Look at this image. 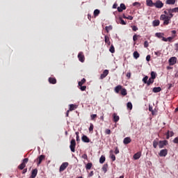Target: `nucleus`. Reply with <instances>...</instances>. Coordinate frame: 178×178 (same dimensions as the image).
<instances>
[{
	"label": "nucleus",
	"instance_id": "obj_22",
	"mask_svg": "<svg viewBox=\"0 0 178 178\" xmlns=\"http://www.w3.org/2000/svg\"><path fill=\"white\" fill-rule=\"evenodd\" d=\"M176 3V0H166L165 4L167 5H175Z\"/></svg>",
	"mask_w": 178,
	"mask_h": 178
},
{
	"label": "nucleus",
	"instance_id": "obj_29",
	"mask_svg": "<svg viewBox=\"0 0 178 178\" xmlns=\"http://www.w3.org/2000/svg\"><path fill=\"white\" fill-rule=\"evenodd\" d=\"M160 25V21L159 20H154L153 21V26L157 27Z\"/></svg>",
	"mask_w": 178,
	"mask_h": 178
},
{
	"label": "nucleus",
	"instance_id": "obj_41",
	"mask_svg": "<svg viewBox=\"0 0 178 178\" xmlns=\"http://www.w3.org/2000/svg\"><path fill=\"white\" fill-rule=\"evenodd\" d=\"M134 58L138 59L139 58V53L137 51L134 52Z\"/></svg>",
	"mask_w": 178,
	"mask_h": 178
},
{
	"label": "nucleus",
	"instance_id": "obj_8",
	"mask_svg": "<svg viewBox=\"0 0 178 178\" xmlns=\"http://www.w3.org/2000/svg\"><path fill=\"white\" fill-rule=\"evenodd\" d=\"M45 159V156L42 154L40 156H38V159H36V161L38 163V166H40V165L41 164V163L42 162L43 160Z\"/></svg>",
	"mask_w": 178,
	"mask_h": 178
},
{
	"label": "nucleus",
	"instance_id": "obj_53",
	"mask_svg": "<svg viewBox=\"0 0 178 178\" xmlns=\"http://www.w3.org/2000/svg\"><path fill=\"white\" fill-rule=\"evenodd\" d=\"M119 152H120V151H119V148H118V147H115V154H119Z\"/></svg>",
	"mask_w": 178,
	"mask_h": 178
},
{
	"label": "nucleus",
	"instance_id": "obj_28",
	"mask_svg": "<svg viewBox=\"0 0 178 178\" xmlns=\"http://www.w3.org/2000/svg\"><path fill=\"white\" fill-rule=\"evenodd\" d=\"M105 42L106 44H107L108 46L111 45V41H110V38L108 35H105Z\"/></svg>",
	"mask_w": 178,
	"mask_h": 178
},
{
	"label": "nucleus",
	"instance_id": "obj_6",
	"mask_svg": "<svg viewBox=\"0 0 178 178\" xmlns=\"http://www.w3.org/2000/svg\"><path fill=\"white\" fill-rule=\"evenodd\" d=\"M153 6H155L156 8H162L163 6H164V3L160 0H157V1L153 4Z\"/></svg>",
	"mask_w": 178,
	"mask_h": 178
},
{
	"label": "nucleus",
	"instance_id": "obj_48",
	"mask_svg": "<svg viewBox=\"0 0 178 178\" xmlns=\"http://www.w3.org/2000/svg\"><path fill=\"white\" fill-rule=\"evenodd\" d=\"M172 11L174 13H178V7L175 8H172Z\"/></svg>",
	"mask_w": 178,
	"mask_h": 178
},
{
	"label": "nucleus",
	"instance_id": "obj_2",
	"mask_svg": "<svg viewBox=\"0 0 178 178\" xmlns=\"http://www.w3.org/2000/svg\"><path fill=\"white\" fill-rule=\"evenodd\" d=\"M28 162H29L28 158L24 159V160H22V163L19 164V165L17 168H19V169L21 170H24V168H26V164L28 163Z\"/></svg>",
	"mask_w": 178,
	"mask_h": 178
},
{
	"label": "nucleus",
	"instance_id": "obj_14",
	"mask_svg": "<svg viewBox=\"0 0 178 178\" xmlns=\"http://www.w3.org/2000/svg\"><path fill=\"white\" fill-rule=\"evenodd\" d=\"M81 140H82V142L86 143H88L90 142V138L86 135L82 136Z\"/></svg>",
	"mask_w": 178,
	"mask_h": 178
},
{
	"label": "nucleus",
	"instance_id": "obj_60",
	"mask_svg": "<svg viewBox=\"0 0 178 178\" xmlns=\"http://www.w3.org/2000/svg\"><path fill=\"white\" fill-rule=\"evenodd\" d=\"M154 54H155V55L157 56H161L160 51H155Z\"/></svg>",
	"mask_w": 178,
	"mask_h": 178
},
{
	"label": "nucleus",
	"instance_id": "obj_16",
	"mask_svg": "<svg viewBox=\"0 0 178 178\" xmlns=\"http://www.w3.org/2000/svg\"><path fill=\"white\" fill-rule=\"evenodd\" d=\"M124 88H123L121 85H118V86H115V92L119 93L120 91H122V90H124Z\"/></svg>",
	"mask_w": 178,
	"mask_h": 178
},
{
	"label": "nucleus",
	"instance_id": "obj_37",
	"mask_svg": "<svg viewBox=\"0 0 178 178\" xmlns=\"http://www.w3.org/2000/svg\"><path fill=\"white\" fill-rule=\"evenodd\" d=\"M127 108H129V110H133V104H131V102H128L127 104Z\"/></svg>",
	"mask_w": 178,
	"mask_h": 178
},
{
	"label": "nucleus",
	"instance_id": "obj_13",
	"mask_svg": "<svg viewBox=\"0 0 178 178\" xmlns=\"http://www.w3.org/2000/svg\"><path fill=\"white\" fill-rule=\"evenodd\" d=\"M108 74L109 71H108V70H104L103 74H102L100 76V79H104V78H106Z\"/></svg>",
	"mask_w": 178,
	"mask_h": 178
},
{
	"label": "nucleus",
	"instance_id": "obj_44",
	"mask_svg": "<svg viewBox=\"0 0 178 178\" xmlns=\"http://www.w3.org/2000/svg\"><path fill=\"white\" fill-rule=\"evenodd\" d=\"M79 90H81V91H86V86H79Z\"/></svg>",
	"mask_w": 178,
	"mask_h": 178
},
{
	"label": "nucleus",
	"instance_id": "obj_18",
	"mask_svg": "<svg viewBox=\"0 0 178 178\" xmlns=\"http://www.w3.org/2000/svg\"><path fill=\"white\" fill-rule=\"evenodd\" d=\"M113 122L117 123L118 122H119L120 117H119V115H117L116 113L113 114Z\"/></svg>",
	"mask_w": 178,
	"mask_h": 178
},
{
	"label": "nucleus",
	"instance_id": "obj_27",
	"mask_svg": "<svg viewBox=\"0 0 178 178\" xmlns=\"http://www.w3.org/2000/svg\"><path fill=\"white\" fill-rule=\"evenodd\" d=\"M118 24H120L122 25H126L127 22H124V19H122V17L118 18Z\"/></svg>",
	"mask_w": 178,
	"mask_h": 178
},
{
	"label": "nucleus",
	"instance_id": "obj_21",
	"mask_svg": "<svg viewBox=\"0 0 178 178\" xmlns=\"http://www.w3.org/2000/svg\"><path fill=\"white\" fill-rule=\"evenodd\" d=\"M141 157V153L140 152H137L134 155V160H138Z\"/></svg>",
	"mask_w": 178,
	"mask_h": 178
},
{
	"label": "nucleus",
	"instance_id": "obj_10",
	"mask_svg": "<svg viewBox=\"0 0 178 178\" xmlns=\"http://www.w3.org/2000/svg\"><path fill=\"white\" fill-rule=\"evenodd\" d=\"M168 155V149H163L160 151V153H159V156L161 157H165V156Z\"/></svg>",
	"mask_w": 178,
	"mask_h": 178
},
{
	"label": "nucleus",
	"instance_id": "obj_1",
	"mask_svg": "<svg viewBox=\"0 0 178 178\" xmlns=\"http://www.w3.org/2000/svg\"><path fill=\"white\" fill-rule=\"evenodd\" d=\"M154 79H155L149 78V79H148V76H146L143 79H142V81L145 84H147V86H149L151 84H153Z\"/></svg>",
	"mask_w": 178,
	"mask_h": 178
},
{
	"label": "nucleus",
	"instance_id": "obj_55",
	"mask_svg": "<svg viewBox=\"0 0 178 178\" xmlns=\"http://www.w3.org/2000/svg\"><path fill=\"white\" fill-rule=\"evenodd\" d=\"M126 19H128V20H133L134 19V17L129 15V17H127Z\"/></svg>",
	"mask_w": 178,
	"mask_h": 178
},
{
	"label": "nucleus",
	"instance_id": "obj_51",
	"mask_svg": "<svg viewBox=\"0 0 178 178\" xmlns=\"http://www.w3.org/2000/svg\"><path fill=\"white\" fill-rule=\"evenodd\" d=\"M93 128H94L93 124H90V127H89V131H93Z\"/></svg>",
	"mask_w": 178,
	"mask_h": 178
},
{
	"label": "nucleus",
	"instance_id": "obj_38",
	"mask_svg": "<svg viewBox=\"0 0 178 178\" xmlns=\"http://www.w3.org/2000/svg\"><path fill=\"white\" fill-rule=\"evenodd\" d=\"M76 108V106L74 104H70V109L69 111H72Z\"/></svg>",
	"mask_w": 178,
	"mask_h": 178
},
{
	"label": "nucleus",
	"instance_id": "obj_33",
	"mask_svg": "<svg viewBox=\"0 0 178 178\" xmlns=\"http://www.w3.org/2000/svg\"><path fill=\"white\" fill-rule=\"evenodd\" d=\"M91 168H92V163H88L86 164V169L87 170H91Z\"/></svg>",
	"mask_w": 178,
	"mask_h": 178
},
{
	"label": "nucleus",
	"instance_id": "obj_26",
	"mask_svg": "<svg viewBox=\"0 0 178 178\" xmlns=\"http://www.w3.org/2000/svg\"><path fill=\"white\" fill-rule=\"evenodd\" d=\"M166 136H167L166 139H169L170 137L174 136V132L168 131V132H167V134H166Z\"/></svg>",
	"mask_w": 178,
	"mask_h": 178
},
{
	"label": "nucleus",
	"instance_id": "obj_32",
	"mask_svg": "<svg viewBox=\"0 0 178 178\" xmlns=\"http://www.w3.org/2000/svg\"><path fill=\"white\" fill-rule=\"evenodd\" d=\"M106 159L105 158V156L102 155V156H101L100 159L99 160V162L101 164H103V163H104Z\"/></svg>",
	"mask_w": 178,
	"mask_h": 178
},
{
	"label": "nucleus",
	"instance_id": "obj_3",
	"mask_svg": "<svg viewBox=\"0 0 178 178\" xmlns=\"http://www.w3.org/2000/svg\"><path fill=\"white\" fill-rule=\"evenodd\" d=\"M70 151H72V152H75V149H76V140L72 139V140H70Z\"/></svg>",
	"mask_w": 178,
	"mask_h": 178
},
{
	"label": "nucleus",
	"instance_id": "obj_35",
	"mask_svg": "<svg viewBox=\"0 0 178 178\" xmlns=\"http://www.w3.org/2000/svg\"><path fill=\"white\" fill-rule=\"evenodd\" d=\"M86 82V79L85 78L81 79V81L79 82V86H83Z\"/></svg>",
	"mask_w": 178,
	"mask_h": 178
},
{
	"label": "nucleus",
	"instance_id": "obj_11",
	"mask_svg": "<svg viewBox=\"0 0 178 178\" xmlns=\"http://www.w3.org/2000/svg\"><path fill=\"white\" fill-rule=\"evenodd\" d=\"M170 16H167L165 15H161L160 16V20H164V19H167V18H169V19H172V17H174V15L172 13H169Z\"/></svg>",
	"mask_w": 178,
	"mask_h": 178
},
{
	"label": "nucleus",
	"instance_id": "obj_34",
	"mask_svg": "<svg viewBox=\"0 0 178 178\" xmlns=\"http://www.w3.org/2000/svg\"><path fill=\"white\" fill-rule=\"evenodd\" d=\"M163 35H164V33H156V34H155V36H156V38H160V39L164 37V36H163Z\"/></svg>",
	"mask_w": 178,
	"mask_h": 178
},
{
	"label": "nucleus",
	"instance_id": "obj_61",
	"mask_svg": "<svg viewBox=\"0 0 178 178\" xmlns=\"http://www.w3.org/2000/svg\"><path fill=\"white\" fill-rule=\"evenodd\" d=\"M172 39H174V37H168V41L170 42H172Z\"/></svg>",
	"mask_w": 178,
	"mask_h": 178
},
{
	"label": "nucleus",
	"instance_id": "obj_23",
	"mask_svg": "<svg viewBox=\"0 0 178 178\" xmlns=\"http://www.w3.org/2000/svg\"><path fill=\"white\" fill-rule=\"evenodd\" d=\"M131 138H129V137L124 138V145L129 144V143H131Z\"/></svg>",
	"mask_w": 178,
	"mask_h": 178
},
{
	"label": "nucleus",
	"instance_id": "obj_47",
	"mask_svg": "<svg viewBox=\"0 0 178 178\" xmlns=\"http://www.w3.org/2000/svg\"><path fill=\"white\" fill-rule=\"evenodd\" d=\"M91 120H94L96 118H97V115L93 114L90 115Z\"/></svg>",
	"mask_w": 178,
	"mask_h": 178
},
{
	"label": "nucleus",
	"instance_id": "obj_50",
	"mask_svg": "<svg viewBox=\"0 0 178 178\" xmlns=\"http://www.w3.org/2000/svg\"><path fill=\"white\" fill-rule=\"evenodd\" d=\"M167 11H168V14H172V13H174V12H172V8H168V9H167Z\"/></svg>",
	"mask_w": 178,
	"mask_h": 178
},
{
	"label": "nucleus",
	"instance_id": "obj_5",
	"mask_svg": "<svg viewBox=\"0 0 178 178\" xmlns=\"http://www.w3.org/2000/svg\"><path fill=\"white\" fill-rule=\"evenodd\" d=\"M77 58H79V62L84 63V60H86V58L84 57V54L83 51H81L77 55Z\"/></svg>",
	"mask_w": 178,
	"mask_h": 178
},
{
	"label": "nucleus",
	"instance_id": "obj_30",
	"mask_svg": "<svg viewBox=\"0 0 178 178\" xmlns=\"http://www.w3.org/2000/svg\"><path fill=\"white\" fill-rule=\"evenodd\" d=\"M150 75H151L150 79H155L156 76H157V74L155 72L152 71L151 73H150Z\"/></svg>",
	"mask_w": 178,
	"mask_h": 178
},
{
	"label": "nucleus",
	"instance_id": "obj_45",
	"mask_svg": "<svg viewBox=\"0 0 178 178\" xmlns=\"http://www.w3.org/2000/svg\"><path fill=\"white\" fill-rule=\"evenodd\" d=\"M149 44L148 43L147 40H145L144 42V47L147 48L149 47Z\"/></svg>",
	"mask_w": 178,
	"mask_h": 178
},
{
	"label": "nucleus",
	"instance_id": "obj_46",
	"mask_svg": "<svg viewBox=\"0 0 178 178\" xmlns=\"http://www.w3.org/2000/svg\"><path fill=\"white\" fill-rule=\"evenodd\" d=\"M131 28H132V31H134V32H136L138 30V28L136 27V26H134V25L132 26Z\"/></svg>",
	"mask_w": 178,
	"mask_h": 178
},
{
	"label": "nucleus",
	"instance_id": "obj_31",
	"mask_svg": "<svg viewBox=\"0 0 178 178\" xmlns=\"http://www.w3.org/2000/svg\"><path fill=\"white\" fill-rule=\"evenodd\" d=\"M108 164H104L103 167H102V170H103L104 173L107 172Z\"/></svg>",
	"mask_w": 178,
	"mask_h": 178
},
{
	"label": "nucleus",
	"instance_id": "obj_54",
	"mask_svg": "<svg viewBox=\"0 0 178 178\" xmlns=\"http://www.w3.org/2000/svg\"><path fill=\"white\" fill-rule=\"evenodd\" d=\"M150 59H151L150 55H148V56H146V60H147V61L149 62V61H150Z\"/></svg>",
	"mask_w": 178,
	"mask_h": 178
},
{
	"label": "nucleus",
	"instance_id": "obj_52",
	"mask_svg": "<svg viewBox=\"0 0 178 178\" xmlns=\"http://www.w3.org/2000/svg\"><path fill=\"white\" fill-rule=\"evenodd\" d=\"M173 143L178 144V138H175V139H173Z\"/></svg>",
	"mask_w": 178,
	"mask_h": 178
},
{
	"label": "nucleus",
	"instance_id": "obj_17",
	"mask_svg": "<svg viewBox=\"0 0 178 178\" xmlns=\"http://www.w3.org/2000/svg\"><path fill=\"white\" fill-rule=\"evenodd\" d=\"M160 20L163 21V24L165 26L169 25L170 22V19L169 17L163 18V19H160Z\"/></svg>",
	"mask_w": 178,
	"mask_h": 178
},
{
	"label": "nucleus",
	"instance_id": "obj_43",
	"mask_svg": "<svg viewBox=\"0 0 178 178\" xmlns=\"http://www.w3.org/2000/svg\"><path fill=\"white\" fill-rule=\"evenodd\" d=\"M132 6H137V8H140V3H139V2H134V4H132Z\"/></svg>",
	"mask_w": 178,
	"mask_h": 178
},
{
	"label": "nucleus",
	"instance_id": "obj_39",
	"mask_svg": "<svg viewBox=\"0 0 178 178\" xmlns=\"http://www.w3.org/2000/svg\"><path fill=\"white\" fill-rule=\"evenodd\" d=\"M99 13H100V10L98 9H96L95 10H94V13H93L94 17H98Z\"/></svg>",
	"mask_w": 178,
	"mask_h": 178
},
{
	"label": "nucleus",
	"instance_id": "obj_19",
	"mask_svg": "<svg viewBox=\"0 0 178 178\" xmlns=\"http://www.w3.org/2000/svg\"><path fill=\"white\" fill-rule=\"evenodd\" d=\"M159 145V139L156 138L153 140V147L154 149L157 148V146Z\"/></svg>",
	"mask_w": 178,
	"mask_h": 178
},
{
	"label": "nucleus",
	"instance_id": "obj_12",
	"mask_svg": "<svg viewBox=\"0 0 178 178\" xmlns=\"http://www.w3.org/2000/svg\"><path fill=\"white\" fill-rule=\"evenodd\" d=\"M118 13H122L123 10H126V5H124V3H120V7H118Z\"/></svg>",
	"mask_w": 178,
	"mask_h": 178
},
{
	"label": "nucleus",
	"instance_id": "obj_20",
	"mask_svg": "<svg viewBox=\"0 0 178 178\" xmlns=\"http://www.w3.org/2000/svg\"><path fill=\"white\" fill-rule=\"evenodd\" d=\"M48 81L50 83V84H56L57 83L56 79L53 77L49 78Z\"/></svg>",
	"mask_w": 178,
	"mask_h": 178
},
{
	"label": "nucleus",
	"instance_id": "obj_40",
	"mask_svg": "<svg viewBox=\"0 0 178 178\" xmlns=\"http://www.w3.org/2000/svg\"><path fill=\"white\" fill-rule=\"evenodd\" d=\"M111 53L114 54L115 53V47L113 44H111L110 49H108Z\"/></svg>",
	"mask_w": 178,
	"mask_h": 178
},
{
	"label": "nucleus",
	"instance_id": "obj_58",
	"mask_svg": "<svg viewBox=\"0 0 178 178\" xmlns=\"http://www.w3.org/2000/svg\"><path fill=\"white\" fill-rule=\"evenodd\" d=\"M75 135H76V141L79 140V132H75Z\"/></svg>",
	"mask_w": 178,
	"mask_h": 178
},
{
	"label": "nucleus",
	"instance_id": "obj_49",
	"mask_svg": "<svg viewBox=\"0 0 178 178\" xmlns=\"http://www.w3.org/2000/svg\"><path fill=\"white\" fill-rule=\"evenodd\" d=\"M111 159H112L113 161H116V156L114 154L111 155Z\"/></svg>",
	"mask_w": 178,
	"mask_h": 178
},
{
	"label": "nucleus",
	"instance_id": "obj_64",
	"mask_svg": "<svg viewBox=\"0 0 178 178\" xmlns=\"http://www.w3.org/2000/svg\"><path fill=\"white\" fill-rule=\"evenodd\" d=\"M175 51H178V45L175 44Z\"/></svg>",
	"mask_w": 178,
	"mask_h": 178
},
{
	"label": "nucleus",
	"instance_id": "obj_56",
	"mask_svg": "<svg viewBox=\"0 0 178 178\" xmlns=\"http://www.w3.org/2000/svg\"><path fill=\"white\" fill-rule=\"evenodd\" d=\"M105 133H106V134L110 135L111 134V130L110 129H106Z\"/></svg>",
	"mask_w": 178,
	"mask_h": 178
},
{
	"label": "nucleus",
	"instance_id": "obj_59",
	"mask_svg": "<svg viewBox=\"0 0 178 178\" xmlns=\"http://www.w3.org/2000/svg\"><path fill=\"white\" fill-rule=\"evenodd\" d=\"M82 159L88 160V155L87 154L82 155Z\"/></svg>",
	"mask_w": 178,
	"mask_h": 178
},
{
	"label": "nucleus",
	"instance_id": "obj_63",
	"mask_svg": "<svg viewBox=\"0 0 178 178\" xmlns=\"http://www.w3.org/2000/svg\"><path fill=\"white\" fill-rule=\"evenodd\" d=\"M93 175H94L93 171H92V172H90V173H89L88 177H91L93 176Z\"/></svg>",
	"mask_w": 178,
	"mask_h": 178
},
{
	"label": "nucleus",
	"instance_id": "obj_24",
	"mask_svg": "<svg viewBox=\"0 0 178 178\" xmlns=\"http://www.w3.org/2000/svg\"><path fill=\"white\" fill-rule=\"evenodd\" d=\"M154 3L152 0H146V5L147 6L153 7Z\"/></svg>",
	"mask_w": 178,
	"mask_h": 178
},
{
	"label": "nucleus",
	"instance_id": "obj_4",
	"mask_svg": "<svg viewBox=\"0 0 178 178\" xmlns=\"http://www.w3.org/2000/svg\"><path fill=\"white\" fill-rule=\"evenodd\" d=\"M177 58L174 56L168 59V64H170V66H174L175 64H177Z\"/></svg>",
	"mask_w": 178,
	"mask_h": 178
},
{
	"label": "nucleus",
	"instance_id": "obj_7",
	"mask_svg": "<svg viewBox=\"0 0 178 178\" xmlns=\"http://www.w3.org/2000/svg\"><path fill=\"white\" fill-rule=\"evenodd\" d=\"M67 166H69V163H67V162L63 163V164L60 165V169H59L60 172L65 171V170H66Z\"/></svg>",
	"mask_w": 178,
	"mask_h": 178
},
{
	"label": "nucleus",
	"instance_id": "obj_25",
	"mask_svg": "<svg viewBox=\"0 0 178 178\" xmlns=\"http://www.w3.org/2000/svg\"><path fill=\"white\" fill-rule=\"evenodd\" d=\"M162 89L160 87H155L153 88L152 91L154 93H159L161 91Z\"/></svg>",
	"mask_w": 178,
	"mask_h": 178
},
{
	"label": "nucleus",
	"instance_id": "obj_15",
	"mask_svg": "<svg viewBox=\"0 0 178 178\" xmlns=\"http://www.w3.org/2000/svg\"><path fill=\"white\" fill-rule=\"evenodd\" d=\"M37 175H38V169L32 170L31 175V177H29V178H35Z\"/></svg>",
	"mask_w": 178,
	"mask_h": 178
},
{
	"label": "nucleus",
	"instance_id": "obj_57",
	"mask_svg": "<svg viewBox=\"0 0 178 178\" xmlns=\"http://www.w3.org/2000/svg\"><path fill=\"white\" fill-rule=\"evenodd\" d=\"M133 39H134V42L137 41L138 40V35H134Z\"/></svg>",
	"mask_w": 178,
	"mask_h": 178
},
{
	"label": "nucleus",
	"instance_id": "obj_9",
	"mask_svg": "<svg viewBox=\"0 0 178 178\" xmlns=\"http://www.w3.org/2000/svg\"><path fill=\"white\" fill-rule=\"evenodd\" d=\"M167 145H168V140H160V142H159V148L160 149L164 148V147Z\"/></svg>",
	"mask_w": 178,
	"mask_h": 178
},
{
	"label": "nucleus",
	"instance_id": "obj_62",
	"mask_svg": "<svg viewBox=\"0 0 178 178\" xmlns=\"http://www.w3.org/2000/svg\"><path fill=\"white\" fill-rule=\"evenodd\" d=\"M161 40H163L165 42H168V38H165L163 37V38H161Z\"/></svg>",
	"mask_w": 178,
	"mask_h": 178
},
{
	"label": "nucleus",
	"instance_id": "obj_36",
	"mask_svg": "<svg viewBox=\"0 0 178 178\" xmlns=\"http://www.w3.org/2000/svg\"><path fill=\"white\" fill-rule=\"evenodd\" d=\"M120 95H122V96H126L127 95L126 88H124L122 90H120Z\"/></svg>",
	"mask_w": 178,
	"mask_h": 178
},
{
	"label": "nucleus",
	"instance_id": "obj_42",
	"mask_svg": "<svg viewBox=\"0 0 178 178\" xmlns=\"http://www.w3.org/2000/svg\"><path fill=\"white\" fill-rule=\"evenodd\" d=\"M113 29V27L112 26H106L105 27V30L107 33H109V31L112 30Z\"/></svg>",
	"mask_w": 178,
	"mask_h": 178
}]
</instances>
